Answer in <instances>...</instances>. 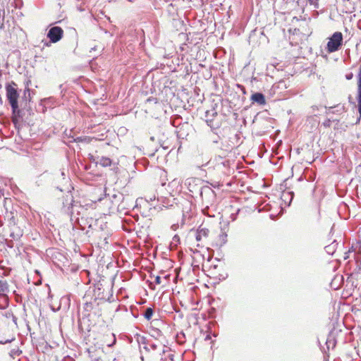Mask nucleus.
Here are the masks:
<instances>
[{
    "label": "nucleus",
    "mask_w": 361,
    "mask_h": 361,
    "mask_svg": "<svg viewBox=\"0 0 361 361\" xmlns=\"http://www.w3.org/2000/svg\"><path fill=\"white\" fill-rule=\"evenodd\" d=\"M200 196L203 201L209 202V200H213L215 197L214 190L209 186H204L201 188Z\"/></svg>",
    "instance_id": "5"
},
{
    "label": "nucleus",
    "mask_w": 361,
    "mask_h": 361,
    "mask_svg": "<svg viewBox=\"0 0 361 361\" xmlns=\"http://www.w3.org/2000/svg\"><path fill=\"white\" fill-rule=\"evenodd\" d=\"M147 350H155L157 348V345L154 343H149L148 346L145 347Z\"/></svg>",
    "instance_id": "17"
},
{
    "label": "nucleus",
    "mask_w": 361,
    "mask_h": 361,
    "mask_svg": "<svg viewBox=\"0 0 361 361\" xmlns=\"http://www.w3.org/2000/svg\"><path fill=\"white\" fill-rule=\"evenodd\" d=\"M326 343L328 349H329L330 348H334L335 347V345H336L335 339L333 337H331V336H329L327 338Z\"/></svg>",
    "instance_id": "13"
},
{
    "label": "nucleus",
    "mask_w": 361,
    "mask_h": 361,
    "mask_svg": "<svg viewBox=\"0 0 361 361\" xmlns=\"http://www.w3.org/2000/svg\"><path fill=\"white\" fill-rule=\"evenodd\" d=\"M21 353V351L18 350H12L11 352H10V355L11 357H13L15 355H18L20 353Z\"/></svg>",
    "instance_id": "21"
},
{
    "label": "nucleus",
    "mask_w": 361,
    "mask_h": 361,
    "mask_svg": "<svg viewBox=\"0 0 361 361\" xmlns=\"http://www.w3.org/2000/svg\"><path fill=\"white\" fill-rule=\"evenodd\" d=\"M112 336L114 337V341L111 344L108 345V346H109V347L112 346L116 343V338H115V335L114 334H112Z\"/></svg>",
    "instance_id": "30"
},
{
    "label": "nucleus",
    "mask_w": 361,
    "mask_h": 361,
    "mask_svg": "<svg viewBox=\"0 0 361 361\" xmlns=\"http://www.w3.org/2000/svg\"><path fill=\"white\" fill-rule=\"evenodd\" d=\"M169 277V276L166 275V276H164V279L166 280Z\"/></svg>",
    "instance_id": "40"
},
{
    "label": "nucleus",
    "mask_w": 361,
    "mask_h": 361,
    "mask_svg": "<svg viewBox=\"0 0 361 361\" xmlns=\"http://www.w3.org/2000/svg\"><path fill=\"white\" fill-rule=\"evenodd\" d=\"M209 339H211V336H210V335H207L205 338V340H209Z\"/></svg>",
    "instance_id": "36"
},
{
    "label": "nucleus",
    "mask_w": 361,
    "mask_h": 361,
    "mask_svg": "<svg viewBox=\"0 0 361 361\" xmlns=\"http://www.w3.org/2000/svg\"><path fill=\"white\" fill-rule=\"evenodd\" d=\"M188 189L190 192H192V190L190 187H188Z\"/></svg>",
    "instance_id": "41"
},
{
    "label": "nucleus",
    "mask_w": 361,
    "mask_h": 361,
    "mask_svg": "<svg viewBox=\"0 0 361 361\" xmlns=\"http://www.w3.org/2000/svg\"><path fill=\"white\" fill-rule=\"evenodd\" d=\"M27 92L28 93V94H30V90L29 89H27V90H25V92H24L25 95H26Z\"/></svg>",
    "instance_id": "33"
},
{
    "label": "nucleus",
    "mask_w": 361,
    "mask_h": 361,
    "mask_svg": "<svg viewBox=\"0 0 361 361\" xmlns=\"http://www.w3.org/2000/svg\"><path fill=\"white\" fill-rule=\"evenodd\" d=\"M343 43V35L340 32H334L331 37H329L327 42L326 49L329 53H332L338 51Z\"/></svg>",
    "instance_id": "2"
},
{
    "label": "nucleus",
    "mask_w": 361,
    "mask_h": 361,
    "mask_svg": "<svg viewBox=\"0 0 361 361\" xmlns=\"http://www.w3.org/2000/svg\"><path fill=\"white\" fill-rule=\"evenodd\" d=\"M13 339H7V340H5V341H0V344H5V343H11Z\"/></svg>",
    "instance_id": "27"
},
{
    "label": "nucleus",
    "mask_w": 361,
    "mask_h": 361,
    "mask_svg": "<svg viewBox=\"0 0 361 361\" xmlns=\"http://www.w3.org/2000/svg\"><path fill=\"white\" fill-rule=\"evenodd\" d=\"M4 196V192L3 191L0 189V199L1 198V197Z\"/></svg>",
    "instance_id": "35"
},
{
    "label": "nucleus",
    "mask_w": 361,
    "mask_h": 361,
    "mask_svg": "<svg viewBox=\"0 0 361 361\" xmlns=\"http://www.w3.org/2000/svg\"><path fill=\"white\" fill-rule=\"evenodd\" d=\"M63 30L61 27L55 26L49 30L47 37L49 38L50 42L56 43L59 42L63 37Z\"/></svg>",
    "instance_id": "3"
},
{
    "label": "nucleus",
    "mask_w": 361,
    "mask_h": 361,
    "mask_svg": "<svg viewBox=\"0 0 361 361\" xmlns=\"http://www.w3.org/2000/svg\"><path fill=\"white\" fill-rule=\"evenodd\" d=\"M72 140H69L68 142H77L80 140V137L74 138L73 137H71Z\"/></svg>",
    "instance_id": "29"
},
{
    "label": "nucleus",
    "mask_w": 361,
    "mask_h": 361,
    "mask_svg": "<svg viewBox=\"0 0 361 361\" xmlns=\"http://www.w3.org/2000/svg\"><path fill=\"white\" fill-rule=\"evenodd\" d=\"M338 243L336 242V240H334L331 244L326 245L325 247V250L326 252V253H328L329 255H334V253L335 252V251L336 250V248L338 247Z\"/></svg>",
    "instance_id": "9"
},
{
    "label": "nucleus",
    "mask_w": 361,
    "mask_h": 361,
    "mask_svg": "<svg viewBox=\"0 0 361 361\" xmlns=\"http://www.w3.org/2000/svg\"><path fill=\"white\" fill-rule=\"evenodd\" d=\"M150 335L156 339H159L163 336L162 332L157 328H152L150 330Z\"/></svg>",
    "instance_id": "11"
},
{
    "label": "nucleus",
    "mask_w": 361,
    "mask_h": 361,
    "mask_svg": "<svg viewBox=\"0 0 361 361\" xmlns=\"http://www.w3.org/2000/svg\"><path fill=\"white\" fill-rule=\"evenodd\" d=\"M90 159L96 164H99L102 167L110 166L112 164L111 159L106 157H97L95 158L93 156H91Z\"/></svg>",
    "instance_id": "6"
},
{
    "label": "nucleus",
    "mask_w": 361,
    "mask_h": 361,
    "mask_svg": "<svg viewBox=\"0 0 361 361\" xmlns=\"http://www.w3.org/2000/svg\"><path fill=\"white\" fill-rule=\"evenodd\" d=\"M210 116V111H207L206 112V117H209Z\"/></svg>",
    "instance_id": "34"
},
{
    "label": "nucleus",
    "mask_w": 361,
    "mask_h": 361,
    "mask_svg": "<svg viewBox=\"0 0 361 361\" xmlns=\"http://www.w3.org/2000/svg\"><path fill=\"white\" fill-rule=\"evenodd\" d=\"M57 361H75L74 359L69 356V355H66L64 357H63L61 359H59Z\"/></svg>",
    "instance_id": "19"
},
{
    "label": "nucleus",
    "mask_w": 361,
    "mask_h": 361,
    "mask_svg": "<svg viewBox=\"0 0 361 361\" xmlns=\"http://www.w3.org/2000/svg\"><path fill=\"white\" fill-rule=\"evenodd\" d=\"M92 49L96 50V47H94L92 48Z\"/></svg>",
    "instance_id": "43"
},
{
    "label": "nucleus",
    "mask_w": 361,
    "mask_h": 361,
    "mask_svg": "<svg viewBox=\"0 0 361 361\" xmlns=\"http://www.w3.org/2000/svg\"><path fill=\"white\" fill-rule=\"evenodd\" d=\"M176 184H179V181L178 180L174 179L169 183V185H175Z\"/></svg>",
    "instance_id": "28"
},
{
    "label": "nucleus",
    "mask_w": 361,
    "mask_h": 361,
    "mask_svg": "<svg viewBox=\"0 0 361 361\" xmlns=\"http://www.w3.org/2000/svg\"><path fill=\"white\" fill-rule=\"evenodd\" d=\"M6 97L12 109V121L14 124L18 121V116L20 110L18 109V99L19 94L17 90V85L12 82L11 83L6 84Z\"/></svg>",
    "instance_id": "1"
},
{
    "label": "nucleus",
    "mask_w": 361,
    "mask_h": 361,
    "mask_svg": "<svg viewBox=\"0 0 361 361\" xmlns=\"http://www.w3.org/2000/svg\"><path fill=\"white\" fill-rule=\"evenodd\" d=\"M169 360H168L166 358L161 357V361H173V355H169Z\"/></svg>",
    "instance_id": "23"
},
{
    "label": "nucleus",
    "mask_w": 361,
    "mask_h": 361,
    "mask_svg": "<svg viewBox=\"0 0 361 361\" xmlns=\"http://www.w3.org/2000/svg\"><path fill=\"white\" fill-rule=\"evenodd\" d=\"M0 102H2V99H1V97L0 96Z\"/></svg>",
    "instance_id": "44"
},
{
    "label": "nucleus",
    "mask_w": 361,
    "mask_h": 361,
    "mask_svg": "<svg viewBox=\"0 0 361 361\" xmlns=\"http://www.w3.org/2000/svg\"><path fill=\"white\" fill-rule=\"evenodd\" d=\"M61 176H65V173H64V171H61Z\"/></svg>",
    "instance_id": "37"
},
{
    "label": "nucleus",
    "mask_w": 361,
    "mask_h": 361,
    "mask_svg": "<svg viewBox=\"0 0 361 361\" xmlns=\"http://www.w3.org/2000/svg\"><path fill=\"white\" fill-rule=\"evenodd\" d=\"M195 180L194 178H188L185 180V184L188 185L189 186L192 185V182H194Z\"/></svg>",
    "instance_id": "22"
},
{
    "label": "nucleus",
    "mask_w": 361,
    "mask_h": 361,
    "mask_svg": "<svg viewBox=\"0 0 361 361\" xmlns=\"http://www.w3.org/2000/svg\"><path fill=\"white\" fill-rule=\"evenodd\" d=\"M353 78V73H349L345 75V78L348 80H351Z\"/></svg>",
    "instance_id": "25"
},
{
    "label": "nucleus",
    "mask_w": 361,
    "mask_h": 361,
    "mask_svg": "<svg viewBox=\"0 0 361 361\" xmlns=\"http://www.w3.org/2000/svg\"><path fill=\"white\" fill-rule=\"evenodd\" d=\"M9 292V286L6 280L0 279V295H6Z\"/></svg>",
    "instance_id": "8"
},
{
    "label": "nucleus",
    "mask_w": 361,
    "mask_h": 361,
    "mask_svg": "<svg viewBox=\"0 0 361 361\" xmlns=\"http://www.w3.org/2000/svg\"><path fill=\"white\" fill-rule=\"evenodd\" d=\"M161 353H165V349H164V348H163V349H162Z\"/></svg>",
    "instance_id": "38"
},
{
    "label": "nucleus",
    "mask_w": 361,
    "mask_h": 361,
    "mask_svg": "<svg viewBox=\"0 0 361 361\" xmlns=\"http://www.w3.org/2000/svg\"><path fill=\"white\" fill-rule=\"evenodd\" d=\"M66 204L68 205V208L73 207L74 201L73 200V196L71 195H66Z\"/></svg>",
    "instance_id": "14"
},
{
    "label": "nucleus",
    "mask_w": 361,
    "mask_h": 361,
    "mask_svg": "<svg viewBox=\"0 0 361 361\" xmlns=\"http://www.w3.org/2000/svg\"><path fill=\"white\" fill-rule=\"evenodd\" d=\"M10 0H0V8H6Z\"/></svg>",
    "instance_id": "20"
},
{
    "label": "nucleus",
    "mask_w": 361,
    "mask_h": 361,
    "mask_svg": "<svg viewBox=\"0 0 361 361\" xmlns=\"http://www.w3.org/2000/svg\"><path fill=\"white\" fill-rule=\"evenodd\" d=\"M250 99L252 103H257L259 105H264L266 104V99L262 93L256 92L252 94Z\"/></svg>",
    "instance_id": "7"
},
{
    "label": "nucleus",
    "mask_w": 361,
    "mask_h": 361,
    "mask_svg": "<svg viewBox=\"0 0 361 361\" xmlns=\"http://www.w3.org/2000/svg\"><path fill=\"white\" fill-rule=\"evenodd\" d=\"M162 282L161 278L159 276H157L155 278V283L157 284H161Z\"/></svg>",
    "instance_id": "24"
},
{
    "label": "nucleus",
    "mask_w": 361,
    "mask_h": 361,
    "mask_svg": "<svg viewBox=\"0 0 361 361\" xmlns=\"http://www.w3.org/2000/svg\"><path fill=\"white\" fill-rule=\"evenodd\" d=\"M153 313H154V310H153V309H152V307H147V308L145 310V312H144L143 315H144L145 318L147 320H148V321H149V320H150V319H152V315H153Z\"/></svg>",
    "instance_id": "12"
},
{
    "label": "nucleus",
    "mask_w": 361,
    "mask_h": 361,
    "mask_svg": "<svg viewBox=\"0 0 361 361\" xmlns=\"http://www.w3.org/2000/svg\"><path fill=\"white\" fill-rule=\"evenodd\" d=\"M8 304V299L7 294L0 295V309H5Z\"/></svg>",
    "instance_id": "10"
},
{
    "label": "nucleus",
    "mask_w": 361,
    "mask_h": 361,
    "mask_svg": "<svg viewBox=\"0 0 361 361\" xmlns=\"http://www.w3.org/2000/svg\"><path fill=\"white\" fill-rule=\"evenodd\" d=\"M65 135L67 136L68 135L66 130L65 131Z\"/></svg>",
    "instance_id": "42"
},
{
    "label": "nucleus",
    "mask_w": 361,
    "mask_h": 361,
    "mask_svg": "<svg viewBox=\"0 0 361 361\" xmlns=\"http://www.w3.org/2000/svg\"><path fill=\"white\" fill-rule=\"evenodd\" d=\"M209 231L208 228L199 227L195 233V239L198 242L197 246H201L200 242H203L209 236ZM203 246V245H202Z\"/></svg>",
    "instance_id": "4"
},
{
    "label": "nucleus",
    "mask_w": 361,
    "mask_h": 361,
    "mask_svg": "<svg viewBox=\"0 0 361 361\" xmlns=\"http://www.w3.org/2000/svg\"><path fill=\"white\" fill-rule=\"evenodd\" d=\"M310 5H312L314 8H319V0H307Z\"/></svg>",
    "instance_id": "16"
},
{
    "label": "nucleus",
    "mask_w": 361,
    "mask_h": 361,
    "mask_svg": "<svg viewBox=\"0 0 361 361\" xmlns=\"http://www.w3.org/2000/svg\"><path fill=\"white\" fill-rule=\"evenodd\" d=\"M5 19V8H0V20L4 21Z\"/></svg>",
    "instance_id": "18"
},
{
    "label": "nucleus",
    "mask_w": 361,
    "mask_h": 361,
    "mask_svg": "<svg viewBox=\"0 0 361 361\" xmlns=\"http://www.w3.org/2000/svg\"><path fill=\"white\" fill-rule=\"evenodd\" d=\"M4 28V21L0 20V29L3 30Z\"/></svg>",
    "instance_id": "31"
},
{
    "label": "nucleus",
    "mask_w": 361,
    "mask_h": 361,
    "mask_svg": "<svg viewBox=\"0 0 361 361\" xmlns=\"http://www.w3.org/2000/svg\"><path fill=\"white\" fill-rule=\"evenodd\" d=\"M206 122H207V125H208V126H210V127H212V128H214L213 124H212V119H209V118H207V119L206 120Z\"/></svg>",
    "instance_id": "26"
},
{
    "label": "nucleus",
    "mask_w": 361,
    "mask_h": 361,
    "mask_svg": "<svg viewBox=\"0 0 361 361\" xmlns=\"http://www.w3.org/2000/svg\"><path fill=\"white\" fill-rule=\"evenodd\" d=\"M23 1L22 0H14L13 2V6L16 8H20L23 6Z\"/></svg>",
    "instance_id": "15"
},
{
    "label": "nucleus",
    "mask_w": 361,
    "mask_h": 361,
    "mask_svg": "<svg viewBox=\"0 0 361 361\" xmlns=\"http://www.w3.org/2000/svg\"><path fill=\"white\" fill-rule=\"evenodd\" d=\"M217 114V113L214 111V110H212V114H211V116H214Z\"/></svg>",
    "instance_id": "32"
},
{
    "label": "nucleus",
    "mask_w": 361,
    "mask_h": 361,
    "mask_svg": "<svg viewBox=\"0 0 361 361\" xmlns=\"http://www.w3.org/2000/svg\"><path fill=\"white\" fill-rule=\"evenodd\" d=\"M154 199H155V197L154 196V197H150V198H149V200H151V201H152V200H154Z\"/></svg>",
    "instance_id": "39"
}]
</instances>
